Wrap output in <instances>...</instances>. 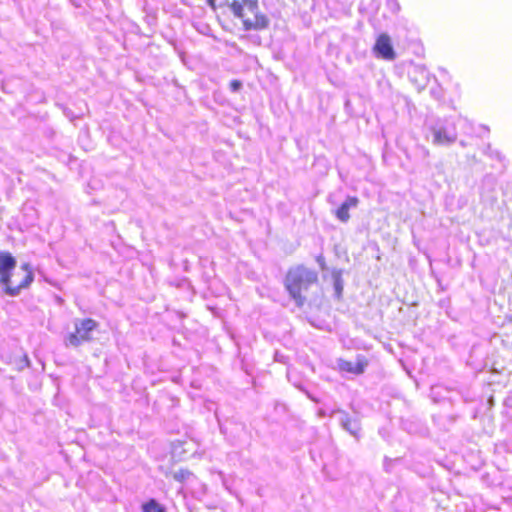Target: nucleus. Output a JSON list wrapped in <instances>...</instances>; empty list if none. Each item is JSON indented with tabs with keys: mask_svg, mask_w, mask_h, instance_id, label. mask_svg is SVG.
<instances>
[{
	"mask_svg": "<svg viewBox=\"0 0 512 512\" xmlns=\"http://www.w3.org/2000/svg\"><path fill=\"white\" fill-rule=\"evenodd\" d=\"M372 50L377 58L388 61H392L396 58L392 40L386 33H381L377 36Z\"/></svg>",
	"mask_w": 512,
	"mask_h": 512,
	"instance_id": "5",
	"label": "nucleus"
},
{
	"mask_svg": "<svg viewBox=\"0 0 512 512\" xmlns=\"http://www.w3.org/2000/svg\"><path fill=\"white\" fill-rule=\"evenodd\" d=\"M190 475L189 471L187 470H181L178 473L174 475V478L178 481L185 480Z\"/></svg>",
	"mask_w": 512,
	"mask_h": 512,
	"instance_id": "12",
	"label": "nucleus"
},
{
	"mask_svg": "<svg viewBox=\"0 0 512 512\" xmlns=\"http://www.w3.org/2000/svg\"><path fill=\"white\" fill-rule=\"evenodd\" d=\"M227 8L246 32L263 31L270 25V19L261 9L258 0H233L227 4Z\"/></svg>",
	"mask_w": 512,
	"mask_h": 512,
	"instance_id": "2",
	"label": "nucleus"
},
{
	"mask_svg": "<svg viewBox=\"0 0 512 512\" xmlns=\"http://www.w3.org/2000/svg\"><path fill=\"white\" fill-rule=\"evenodd\" d=\"M229 86L233 92H236L241 88L242 83L240 80L234 79L229 83Z\"/></svg>",
	"mask_w": 512,
	"mask_h": 512,
	"instance_id": "13",
	"label": "nucleus"
},
{
	"mask_svg": "<svg viewBox=\"0 0 512 512\" xmlns=\"http://www.w3.org/2000/svg\"><path fill=\"white\" fill-rule=\"evenodd\" d=\"M99 323L92 318H84L75 322L74 331L65 338V345L78 347L84 343L93 341L94 333L98 330Z\"/></svg>",
	"mask_w": 512,
	"mask_h": 512,
	"instance_id": "4",
	"label": "nucleus"
},
{
	"mask_svg": "<svg viewBox=\"0 0 512 512\" xmlns=\"http://www.w3.org/2000/svg\"><path fill=\"white\" fill-rule=\"evenodd\" d=\"M433 143L437 145H449L456 141L455 134H449L445 129H436L433 132Z\"/></svg>",
	"mask_w": 512,
	"mask_h": 512,
	"instance_id": "8",
	"label": "nucleus"
},
{
	"mask_svg": "<svg viewBox=\"0 0 512 512\" xmlns=\"http://www.w3.org/2000/svg\"><path fill=\"white\" fill-rule=\"evenodd\" d=\"M218 21L225 30H231L233 27V23L229 18V14L225 11L218 15Z\"/></svg>",
	"mask_w": 512,
	"mask_h": 512,
	"instance_id": "11",
	"label": "nucleus"
},
{
	"mask_svg": "<svg viewBox=\"0 0 512 512\" xmlns=\"http://www.w3.org/2000/svg\"><path fill=\"white\" fill-rule=\"evenodd\" d=\"M34 280V273L29 264L16 267V260L9 252H0V283L6 294L18 295L28 288Z\"/></svg>",
	"mask_w": 512,
	"mask_h": 512,
	"instance_id": "1",
	"label": "nucleus"
},
{
	"mask_svg": "<svg viewBox=\"0 0 512 512\" xmlns=\"http://www.w3.org/2000/svg\"><path fill=\"white\" fill-rule=\"evenodd\" d=\"M317 283V271L297 265L288 269L284 286L297 306L301 307L308 299L309 287Z\"/></svg>",
	"mask_w": 512,
	"mask_h": 512,
	"instance_id": "3",
	"label": "nucleus"
},
{
	"mask_svg": "<svg viewBox=\"0 0 512 512\" xmlns=\"http://www.w3.org/2000/svg\"><path fill=\"white\" fill-rule=\"evenodd\" d=\"M369 361L363 355H358L356 357V361L352 362L350 360L340 359L338 361V369L341 372L360 375L365 372L366 367L368 366Z\"/></svg>",
	"mask_w": 512,
	"mask_h": 512,
	"instance_id": "6",
	"label": "nucleus"
},
{
	"mask_svg": "<svg viewBox=\"0 0 512 512\" xmlns=\"http://www.w3.org/2000/svg\"><path fill=\"white\" fill-rule=\"evenodd\" d=\"M359 200L355 196H350L345 199V201L338 207L335 211V216L341 222H347L350 219L349 210L358 205Z\"/></svg>",
	"mask_w": 512,
	"mask_h": 512,
	"instance_id": "7",
	"label": "nucleus"
},
{
	"mask_svg": "<svg viewBox=\"0 0 512 512\" xmlns=\"http://www.w3.org/2000/svg\"><path fill=\"white\" fill-rule=\"evenodd\" d=\"M334 288L337 297H340L343 291V283L341 273L338 271L333 272Z\"/></svg>",
	"mask_w": 512,
	"mask_h": 512,
	"instance_id": "10",
	"label": "nucleus"
},
{
	"mask_svg": "<svg viewBox=\"0 0 512 512\" xmlns=\"http://www.w3.org/2000/svg\"><path fill=\"white\" fill-rule=\"evenodd\" d=\"M142 512H165V508L155 499H150L143 503Z\"/></svg>",
	"mask_w": 512,
	"mask_h": 512,
	"instance_id": "9",
	"label": "nucleus"
}]
</instances>
